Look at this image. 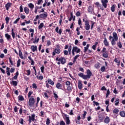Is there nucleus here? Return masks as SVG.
<instances>
[{"instance_id": "38", "label": "nucleus", "mask_w": 125, "mask_h": 125, "mask_svg": "<svg viewBox=\"0 0 125 125\" xmlns=\"http://www.w3.org/2000/svg\"><path fill=\"white\" fill-rule=\"evenodd\" d=\"M116 7V5L113 4L112 5V6L111 7V10L112 11V12H115V8Z\"/></svg>"}, {"instance_id": "42", "label": "nucleus", "mask_w": 125, "mask_h": 125, "mask_svg": "<svg viewBox=\"0 0 125 125\" xmlns=\"http://www.w3.org/2000/svg\"><path fill=\"white\" fill-rule=\"evenodd\" d=\"M78 57H80V55H77L75 56L73 60V63H75L76 61H77V59H78Z\"/></svg>"}, {"instance_id": "44", "label": "nucleus", "mask_w": 125, "mask_h": 125, "mask_svg": "<svg viewBox=\"0 0 125 125\" xmlns=\"http://www.w3.org/2000/svg\"><path fill=\"white\" fill-rule=\"evenodd\" d=\"M40 97H38L37 98V103L36 104L35 108H37V107H38V105L39 104V102H40Z\"/></svg>"}, {"instance_id": "17", "label": "nucleus", "mask_w": 125, "mask_h": 125, "mask_svg": "<svg viewBox=\"0 0 125 125\" xmlns=\"http://www.w3.org/2000/svg\"><path fill=\"white\" fill-rule=\"evenodd\" d=\"M59 30V31H58ZM55 31L59 35H61L62 34V29H59V27L57 26L55 29Z\"/></svg>"}, {"instance_id": "51", "label": "nucleus", "mask_w": 125, "mask_h": 125, "mask_svg": "<svg viewBox=\"0 0 125 125\" xmlns=\"http://www.w3.org/2000/svg\"><path fill=\"white\" fill-rule=\"evenodd\" d=\"M19 20H20V18H18V19H17L13 22V23H14V24H17V23H18V22H19Z\"/></svg>"}, {"instance_id": "21", "label": "nucleus", "mask_w": 125, "mask_h": 125, "mask_svg": "<svg viewBox=\"0 0 125 125\" xmlns=\"http://www.w3.org/2000/svg\"><path fill=\"white\" fill-rule=\"evenodd\" d=\"M40 41V37L35 36V40L33 41V43H38Z\"/></svg>"}, {"instance_id": "50", "label": "nucleus", "mask_w": 125, "mask_h": 125, "mask_svg": "<svg viewBox=\"0 0 125 125\" xmlns=\"http://www.w3.org/2000/svg\"><path fill=\"white\" fill-rule=\"evenodd\" d=\"M50 124V120L49 118H47L46 121V125H49Z\"/></svg>"}, {"instance_id": "63", "label": "nucleus", "mask_w": 125, "mask_h": 125, "mask_svg": "<svg viewBox=\"0 0 125 125\" xmlns=\"http://www.w3.org/2000/svg\"><path fill=\"white\" fill-rule=\"evenodd\" d=\"M76 15L77 17H79V16H81V12H80V11L77 12Z\"/></svg>"}, {"instance_id": "59", "label": "nucleus", "mask_w": 125, "mask_h": 125, "mask_svg": "<svg viewBox=\"0 0 125 125\" xmlns=\"http://www.w3.org/2000/svg\"><path fill=\"white\" fill-rule=\"evenodd\" d=\"M65 84L67 86L71 85V82L70 81H66Z\"/></svg>"}, {"instance_id": "20", "label": "nucleus", "mask_w": 125, "mask_h": 125, "mask_svg": "<svg viewBox=\"0 0 125 125\" xmlns=\"http://www.w3.org/2000/svg\"><path fill=\"white\" fill-rule=\"evenodd\" d=\"M31 49L32 50L33 52H35V51H37L38 49L37 46L32 45L31 46Z\"/></svg>"}, {"instance_id": "16", "label": "nucleus", "mask_w": 125, "mask_h": 125, "mask_svg": "<svg viewBox=\"0 0 125 125\" xmlns=\"http://www.w3.org/2000/svg\"><path fill=\"white\" fill-rule=\"evenodd\" d=\"M11 5H12V3L11 2L7 3L5 6L6 10H9V7H11Z\"/></svg>"}, {"instance_id": "2", "label": "nucleus", "mask_w": 125, "mask_h": 125, "mask_svg": "<svg viewBox=\"0 0 125 125\" xmlns=\"http://www.w3.org/2000/svg\"><path fill=\"white\" fill-rule=\"evenodd\" d=\"M113 37L110 36L109 37V41H111L112 45H115L116 44V42L118 40V34L115 32H113L112 33Z\"/></svg>"}, {"instance_id": "34", "label": "nucleus", "mask_w": 125, "mask_h": 125, "mask_svg": "<svg viewBox=\"0 0 125 125\" xmlns=\"http://www.w3.org/2000/svg\"><path fill=\"white\" fill-rule=\"evenodd\" d=\"M66 90L68 91H72L73 90V88L71 85L67 86Z\"/></svg>"}, {"instance_id": "45", "label": "nucleus", "mask_w": 125, "mask_h": 125, "mask_svg": "<svg viewBox=\"0 0 125 125\" xmlns=\"http://www.w3.org/2000/svg\"><path fill=\"white\" fill-rule=\"evenodd\" d=\"M117 45L119 48H122L123 47V45H122V42H119L118 43H117Z\"/></svg>"}, {"instance_id": "56", "label": "nucleus", "mask_w": 125, "mask_h": 125, "mask_svg": "<svg viewBox=\"0 0 125 125\" xmlns=\"http://www.w3.org/2000/svg\"><path fill=\"white\" fill-rule=\"evenodd\" d=\"M40 69L42 73H44V66L42 65Z\"/></svg>"}, {"instance_id": "53", "label": "nucleus", "mask_w": 125, "mask_h": 125, "mask_svg": "<svg viewBox=\"0 0 125 125\" xmlns=\"http://www.w3.org/2000/svg\"><path fill=\"white\" fill-rule=\"evenodd\" d=\"M11 59H12L11 57L9 58V62H10L11 65H12V66H13V65H14L13 62L12 61V60Z\"/></svg>"}, {"instance_id": "40", "label": "nucleus", "mask_w": 125, "mask_h": 125, "mask_svg": "<svg viewBox=\"0 0 125 125\" xmlns=\"http://www.w3.org/2000/svg\"><path fill=\"white\" fill-rule=\"evenodd\" d=\"M90 22L91 23V29L93 30V27H94V24H95L96 22L92 21H91Z\"/></svg>"}, {"instance_id": "54", "label": "nucleus", "mask_w": 125, "mask_h": 125, "mask_svg": "<svg viewBox=\"0 0 125 125\" xmlns=\"http://www.w3.org/2000/svg\"><path fill=\"white\" fill-rule=\"evenodd\" d=\"M114 62H115V63H118V64H120L121 63V61H119V60L117 59H114Z\"/></svg>"}, {"instance_id": "52", "label": "nucleus", "mask_w": 125, "mask_h": 125, "mask_svg": "<svg viewBox=\"0 0 125 125\" xmlns=\"http://www.w3.org/2000/svg\"><path fill=\"white\" fill-rule=\"evenodd\" d=\"M50 45H51V42H50V41L48 40L47 41L46 46H49Z\"/></svg>"}, {"instance_id": "25", "label": "nucleus", "mask_w": 125, "mask_h": 125, "mask_svg": "<svg viewBox=\"0 0 125 125\" xmlns=\"http://www.w3.org/2000/svg\"><path fill=\"white\" fill-rule=\"evenodd\" d=\"M104 123L105 124H108V123H110V118L109 117H105V118L104 119Z\"/></svg>"}, {"instance_id": "14", "label": "nucleus", "mask_w": 125, "mask_h": 125, "mask_svg": "<svg viewBox=\"0 0 125 125\" xmlns=\"http://www.w3.org/2000/svg\"><path fill=\"white\" fill-rule=\"evenodd\" d=\"M56 87L58 88V89H61L62 90H64L63 88H62V84L59 83H57Z\"/></svg>"}, {"instance_id": "57", "label": "nucleus", "mask_w": 125, "mask_h": 125, "mask_svg": "<svg viewBox=\"0 0 125 125\" xmlns=\"http://www.w3.org/2000/svg\"><path fill=\"white\" fill-rule=\"evenodd\" d=\"M32 94H33V91H29L28 95V98H30V97H31V95H32Z\"/></svg>"}, {"instance_id": "22", "label": "nucleus", "mask_w": 125, "mask_h": 125, "mask_svg": "<svg viewBox=\"0 0 125 125\" xmlns=\"http://www.w3.org/2000/svg\"><path fill=\"white\" fill-rule=\"evenodd\" d=\"M24 12L26 14H29L30 13V9L28 7H25L23 9Z\"/></svg>"}, {"instance_id": "7", "label": "nucleus", "mask_w": 125, "mask_h": 125, "mask_svg": "<svg viewBox=\"0 0 125 125\" xmlns=\"http://www.w3.org/2000/svg\"><path fill=\"white\" fill-rule=\"evenodd\" d=\"M35 114H32L31 116H28L29 119L28 121L29 122V125H30L32 122H35V121H36V119H35Z\"/></svg>"}, {"instance_id": "29", "label": "nucleus", "mask_w": 125, "mask_h": 125, "mask_svg": "<svg viewBox=\"0 0 125 125\" xmlns=\"http://www.w3.org/2000/svg\"><path fill=\"white\" fill-rule=\"evenodd\" d=\"M43 26H44V23L43 22H42L40 23V24L38 26L39 30H42V28H43Z\"/></svg>"}, {"instance_id": "8", "label": "nucleus", "mask_w": 125, "mask_h": 125, "mask_svg": "<svg viewBox=\"0 0 125 125\" xmlns=\"http://www.w3.org/2000/svg\"><path fill=\"white\" fill-rule=\"evenodd\" d=\"M47 16H48V14H47V12H45L44 13L40 15V17L42 19H43V20H44V19H46Z\"/></svg>"}, {"instance_id": "9", "label": "nucleus", "mask_w": 125, "mask_h": 125, "mask_svg": "<svg viewBox=\"0 0 125 125\" xmlns=\"http://www.w3.org/2000/svg\"><path fill=\"white\" fill-rule=\"evenodd\" d=\"M85 29L86 31H88L90 29V25H89V21L87 20L85 21Z\"/></svg>"}, {"instance_id": "47", "label": "nucleus", "mask_w": 125, "mask_h": 125, "mask_svg": "<svg viewBox=\"0 0 125 125\" xmlns=\"http://www.w3.org/2000/svg\"><path fill=\"white\" fill-rule=\"evenodd\" d=\"M21 63V60L19 59L17 61V67H20V64Z\"/></svg>"}, {"instance_id": "13", "label": "nucleus", "mask_w": 125, "mask_h": 125, "mask_svg": "<svg viewBox=\"0 0 125 125\" xmlns=\"http://www.w3.org/2000/svg\"><path fill=\"white\" fill-rule=\"evenodd\" d=\"M105 119V115L103 114H101L99 115V119L100 122H103V120Z\"/></svg>"}, {"instance_id": "19", "label": "nucleus", "mask_w": 125, "mask_h": 125, "mask_svg": "<svg viewBox=\"0 0 125 125\" xmlns=\"http://www.w3.org/2000/svg\"><path fill=\"white\" fill-rule=\"evenodd\" d=\"M104 43L105 46H109V42H108V40H107V38H104Z\"/></svg>"}, {"instance_id": "26", "label": "nucleus", "mask_w": 125, "mask_h": 125, "mask_svg": "<svg viewBox=\"0 0 125 125\" xmlns=\"http://www.w3.org/2000/svg\"><path fill=\"white\" fill-rule=\"evenodd\" d=\"M5 37L6 38L7 41H10L11 39V36L8 34V33L5 34Z\"/></svg>"}, {"instance_id": "55", "label": "nucleus", "mask_w": 125, "mask_h": 125, "mask_svg": "<svg viewBox=\"0 0 125 125\" xmlns=\"http://www.w3.org/2000/svg\"><path fill=\"white\" fill-rule=\"evenodd\" d=\"M109 95H110V90L108 89L107 90L106 94V98H107L108 96H109Z\"/></svg>"}, {"instance_id": "3", "label": "nucleus", "mask_w": 125, "mask_h": 125, "mask_svg": "<svg viewBox=\"0 0 125 125\" xmlns=\"http://www.w3.org/2000/svg\"><path fill=\"white\" fill-rule=\"evenodd\" d=\"M62 118H63L64 120H66V124L67 125H70L71 124V121H70V118L68 116H67V114L64 113H62Z\"/></svg>"}, {"instance_id": "23", "label": "nucleus", "mask_w": 125, "mask_h": 125, "mask_svg": "<svg viewBox=\"0 0 125 125\" xmlns=\"http://www.w3.org/2000/svg\"><path fill=\"white\" fill-rule=\"evenodd\" d=\"M87 11L88 12H89V13H92V11H93V7H92V6H89L88 7Z\"/></svg>"}, {"instance_id": "15", "label": "nucleus", "mask_w": 125, "mask_h": 125, "mask_svg": "<svg viewBox=\"0 0 125 125\" xmlns=\"http://www.w3.org/2000/svg\"><path fill=\"white\" fill-rule=\"evenodd\" d=\"M83 83V82L81 80H80L78 82V88L80 90L83 88V83Z\"/></svg>"}, {"instance_id": "4", "label": "nucleus", "mask_w": 125, "mask_h": 125, "mask_svg": "<svg viewBox=\"0 0 125 125\" xmlns=\"http://www.w3.org/2000/svg\"><path fill=\"white\" fill-rule=\"evenodd\" d=\"M57 48H56L54 49V51L52 53L53 56H55V55L57 54H59L60 52H61V50H60V46L59 45H58L57 46Z\"/></svg>"}, {"instance_id": "48", "label": "nucleus", "mask_w": 125, "mask_h": 125, "mask_svg": "<svg viewBox=\"0 0 125 125\" xmlns=\"http://www.w3.org/2000/svg\"><path fill=\"white\" fill-rule=\"evenodd\" d=\"M32 87L35 89H38V86H37V84H36L35 83H33L32 84Z\"/></svg>"}, {"instance_id": "28", "label": "nucleus", "mask_w": 125, "mask_h": 125, "mask_svg": "<svg viewBox=\"0 0 125 125\" xmlns=\"http://www.w3.org/2000/svg\"><path fill=\"white\" fill-rule=\"evenodd\" d=\"M47 82L49 84H51V85H54V82L52 81L51 79H48Z\"/></svg>"}, {"instance_id": "49", "label": "nucleus", "mask_w": 125, "mask_h": 125, "mask_svg": "<svg viewBox=\"0 0 125 125\" xmlns=\"http://www.w3.org/2000/svg\"><path fill=\"white\" fill-rule=\"evenodd\" d=\"M106 70V67H105V66H103L101 68V72H105Z\"/></svg>"}, {"instance_id": "31", "label": "nucleus", "mask_w": 125, "mask_h": 125, "mask_svg": "<svg viewBox=\"0 0 125 125\" xmlns=\"http://www.w3.org/2000/svg\"><path fill=\"white\" fill-rule=\"evenodd\" d=\"M115 102V106H119V104H120V99L119 98L116 99Z\"/></svg>"}, {"instance_id": "11", "label": "nucleus", "mask_w": 125, "mask_h": 125, "mask_svg": "<svg viewBox=\"0 0 125 125\" xmlns=\"http://www.w3.org/2000/svg\"><path fill=\"white\" fill-rule=\"evenodd\" d=\"M101 2L104 7L107 8V3H108V0H102Z\"/></svg>"}, {"instance_id": "41", "label": "nucleus", "mask_w": 125, "mask_h": 125, "mask_svg": "<svg viewBox=\"0 0 125 125\" xmlns=\"http://www.w3.org/2000/svg\"><path fill=\"white\" fill-rule=\"evenodd\" d=\"M36 78L38 80H40L41 81L43 80V76L42 75L40 76L39 77L38 75H37Z\"/></svg>"}, {"instance_id": "36", "label": "nucleus", "mask_w": 125, "mask_h": 125, "mask_svg": "<svg viewBox=\"0 0 125 125\" xmlns=\"http://www.w3.org/2000/svg\"><path fill=\"white\" fill-rule=\"evenodd\" d=\"M19 55L20 58H21V59H23L24 58V57H23V55L22 54V52L21 51V50H19Z\"/></svg>"}, {"instance_id": "46", "label": "nucleus", "mask_w": 125, "mask_h": 125, "mask_svg": "<svg viewBox=\"0 0 125 125\" xmlns=\"http://www.w3.org/2000/svg\"><path fill=\"white\" fill-rule=\"evenodd\" d=\"M19 123L21 124V125H24V119L21 118L20 120H19Z\"/></svg>"}, {"instance_id": "10", "label": "nucleus", "mask_w": 125, "mask_h": 125, "mask_svg": "<svg viewBox=\"0 0 125 125\" xmlns=\"http://www.w3.org/2000/svg\"><path fill=\"white\" fill-rule=\"evenodd\" d=\"M59 62H61V64L62 65H64V64H65L66 62V59L64 57L59 58Z\"/></svg>"}, {"instance_id": "39", "label": "nucleus", "mask_w": 125, "mask_h": 125, "mask_svg": "<svg viewBox=\"0 0 125 125\" xmlns=\"http://www.w3.org/2000/svg\"><path fill=\"white\" fill-rule=\"evenodd\" d=\"M119 112H120V110L117 108H115L113 110V114H119Z\"/></svg>"}, {"instance_id": "43", "label": "nucleus", "mask_w": 125, "mask_h": 125, "mask_svg": "<svg viewBox=\"0 0 125 125\" xmlns=\"http://www.w3.org/2000/svg\"><path fill=\"white\" fill-rule=\"evenodd\" d=\"M10 20V18L8 17H6L5 19V20L6 21V23L8 24L9 23V20Z\"/></svg>"}, {"instance_id": "30", "label": "nucleus", "mask_w": 125, "mask_h": 125, "mask_svg": "<svg viewBox=\"0 0 125 125\" xmlns=\"http://www.w3.org/2000/svg\"><path fill=\"white\" fill-rule=\"evenodd\" d=\"M28 7H29V8H30L31 9H34V8L35 7V5H34L32 3H30L28 4Z\"/></svg>"}, {"instance_id": "18", "label": "nucleus", "mask_w": 125, "mask_h": 125, "mask_svg": "<svg viewBox=\"0 0 125 125\" xmlns=\"http://www.w3.org/2000/svg\"><path fill=\"white\" fill-rule=\"evenodd\" d=\"M95 5H96L98 7H100V9H101V10H104V8L103 7V6H101V5H100V3H99V2H96L95 3Z\"/></svg>"}, {"instance_id": "32", "label": "nucleus", "mask_w": 125, "mask_h": 125, "mask_svg": "<svg viewBox=\"0 0 125 125\" xmlns=\"http://www.w3.org/2000/svg\"><path fill=\"white\" fill-rule=\"evenodd\" d=\"M11 35L13 39H15V33H14V29L13 28H12L11 30Z\"/></svg>"}, {"instance_id": "1", "label": "nucleus", "mask_w": 125, "mask_h": 125, "mask_svg": "<svg viewBox=\"0 0 125 125\" xmlns=\"http://www.w3.org/2000/svg\"><path fill=\"white\" fill-rule=\"evenodd\" d=\"M86 74L87 75H84L83 73H80L78 74V76L80 77V78H82L83 80H87V79H90L91 78V76H92V73L89 69H87L86 72Z\"/></svg>"}, {"instance_id": "33", "label": "nucleus", "mask_w": 125, "mask_h": 125, "mask_svg": "<svg viewBox=\"0 0 125 125\" xmlns=\"http://www.w3.org/2000/svg\"><path fill=\"white\" fill-rule=\"evenodd\" d=\"M101 65V64H100V63L98 62L97 63H96L94 65V67H95V68H96V69H99V68H100Z\"/></svg>"}, {"instance_id": "60", "label": "nucleus", "mask_w": 125, "mask_h": 125, "mask_svg": "<svg viewBox=\"0 0 125 125\" xmlns=\"http://www.w3.org/2000/svg\"><path fill=\"white\" fill-rule=\"evenodd\" d=\"M74 110L73 109H71L70 110V112L69 113V115H70V116L74 115Z\"/></svg>"}, {"instance_id": "64", "label": "nucleus", "mask_w": 125, "mask_h": 125, "mask_svg": "<svg viewBox=\"0 0 125 125\" xmlns=\"http://www.w3.org/2000/svg\"><path fill=\"white\" fill-rule=\"evenodd\" d=\"M60 124L61 125H66V123H65V122H64L63 121H61L60 122Z\"/></svg>"}, {"instance_id": "61", "label": "nucleus", "mask_w": 125, "mask_h": 125, "mask_svg": "<svg viewBox=\"0 0 125 125\" xmlns=\"http://www.w3.org/2000/svg\"><path fill=\"white\" fill-rule=\"evenodd\" d=\"M54 98L57 100V99H58V95H57V94L56 93H54Z\"/></svg>"}, {"instance_id": "6", "label": "nucleus", "mask_w": 125, "mask_h": 125, "mask_svg": "<svg viewBox=\"0 0 125 125\" xmlns=\"http://www.w3.org/2000/svg\"><path fill=\"white\" fill-rule=\"evenodd\" d=\"M102 52L103 53V57H104V58H108L109 55H108V51H106V48L103 47Z\"/></svg>"}, {"instance_id": "37", "label": "nucleus", "mask_w": 125, "mask_h": 125, "mask_svg": "<svg viewBox=\"0 0 125 125\" xmlns=\"http://www.w3.org/2000/svg\"><path fill=\"white\" fill-rule=\"evenodd\" d=\"M121 117H122V118H125V111H121L119 113Z\"/></svg>"}, {"instance_id": "58", "label": "nucleus", "mask_w": 125, "mask_h": 125, "mask_svg": "<svg viewBox=\"0 0 125 125\" xmlns=\"http://www.w3.org/2000/svg\"><path fill=\"white\" fill-rule=\"evenodd\" d=\"M43 115H44V112H43L42 111H41L40 113L39 116L40 117H43Z\"/></svg>"}, {"instance_id": "12", "label": "nucleus", "mask_w": 125, "mask_h": 125, "mask_svg": "<svg viewBox=\"0 0 125 125\" xmlns=\"http://www.w3.org/2000/svg\"><path fill=\"white\" fill-rule=\"evenodd\" d=\"M72 50H74V51L76 52V53H80V52H81V49L77 46L73 47Z\"/></svg>"}, {"instance_id": "27", "label": "nucleus", "mask_w": 125, "mask_h": 125, "mask_svg": "<svg viewBox=\"0 0 125 125\" xmlns=\"http://www.w3.org/2000/svg\"><path fill=\"white\" fill-rule=\"evenodd\" d=\"M83 114L82 115V119L84 120V119H85V116H86V114H87V112L86 111H83Z\"/></svg>"}, {"instance_id": "35", "label": "nucleus", "mask_w": 125, "mask_h": 125, "mask_svg": "<svg viewBox=\"0 0 125 125\" xmlns=\"http://www.w3.org/2000/svg\"><path fill=\"white\" fill-rule=\"evenodd\" d=\"M18 99L20 100V101H24V97L22 95L19 96Z\"/></svg>"}, {"instance_id": "5", "label": "nucleus", "mask_w": 125, "mask_h": 125, "mask_svg": "<svg viewBox=\"0 0 125 125\" xmlns=\"http://www.w3.org/2000/svg\"><path fill=\"white\" fill-rule=\"evenodd\" d=\"M28 105L30 107H34V105H35V98L33 97H30L29 98Z\"/></svg>"}, {"instance_id": "24", "label": "nucleus", "mask_w": 125, "mask_h": 125, "mask_svg": "<svg viewBox=\"0 0 125 125\" xmlns=\"http://www.w3.org/2000/svg\"><path fill=\"white\" fill-rule=\"evenodd\" d=\"M11 84L13 85L14 86H17V84H18V82L17 81H13L10 82Z\"/></svg>"}, {"instance_id": "62", "label": "nucleus", "mask_w": 125, "mask_h": 125, "mask_svg": "<svg viewBox=\"0 0 125 125\" xmlns=\"http://www.w3.org/2000/svg\"><path fill=\"white\" fill-rule=\"evenodd\" d=\"M20 12H23V6L22 5L20 6Z\"/></svg>"}]
</instances>
